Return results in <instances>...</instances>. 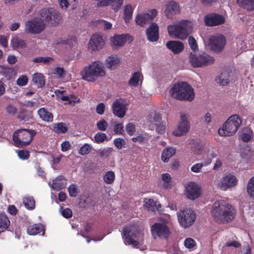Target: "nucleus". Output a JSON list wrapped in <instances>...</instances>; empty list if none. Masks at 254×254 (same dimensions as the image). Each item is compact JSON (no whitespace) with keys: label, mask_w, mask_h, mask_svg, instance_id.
<instances>
[{"label":"nucleus","mask_w":254,"mask_h":254,"mask_svg":"<svg viewBox=\"0 0 254 254\" xmlns=\"http://www.w3.org/2000/svg\"><path fill=\"white\" fill-rule=\"evenodd\" d=\"M68 192L71 197H76L78 194V190L76 186L74 184L70 185L68 188Z\"/></svg>","instance_id":"obj_48"},{"label":"nucleus","mask_w":254,"mask_h":254,"mask_svg":"<svg viewBox=\"0 0 254 254\" xmlns=\"http://www.w3.org/2000/svg\"><path fill=\"white\" fill-rule=\"evenodd\" d=\"M124 0H102L97 4L98 6H106L111 5L115 11L120 9L124 3Z\"/></svg>","instance_id":"obj_20"},{"label":"nucleus","mask_w":254,"mask_h":254,"mask_svg":"<svg viewBox=\"0 0 254 254\" xmlns=\"http://www.w3.org/2000/svg\"><path fill=\"white\" fill-rule=\"evenodd\" d=\"M187 197L191 200H194L200 194V189L198 186L194 182H190L186 187Z\"/></svg>","instance_id":"obj_16"},{"label":"nucleus","mask_w":254,"mask_h":254,"mask_svg":"<svg viewBox=\"0 0 254 254\" xmlns=\"http://www.w3.org/2000/svg\"><path fill=\"white\" fill-rule=\"evenodd\" d=\"M241 7L248 11L254 10V0H237Z\"/></svg>","instance_id":"obj_33"},{"label":"nucleus","mask_w":254,"mask_h":254,"mask_svg":"<svg viewBox=\"0 0 254 254\" xmlns=\"http://www.w3.org/2000/svg\"><path fill=\"white\" fill-rule=\"evenodd\" d=\"M171 92L173 97L179 100L191 101L194 98L193 89L186 82L174 84L171 88Z\"/></svg>","instance_id":"obj_3"},{"label":"nucleus","mask_w":254,"mask_h":254,"mask_svg":"<svg viewBox=\"0 0 254 254\" xmlns=\"http://www.w3.org/2000/svg\"><path fill=\"white\" fill-rule=\"evenodd\" d=\"M238 179L234 175L231 174L224 176L219 184V187L221 190H226L227 189L236 186Z\"/></svg>","instance_id":"obj_13"},{"label":"nucleus","mask_w":254,"mask_h":254,"mask_svg":"<svg viewBox=\"0 0 254 254\" xmlns=\"http://www.w3.org/2000/svg\"><path fill=\"white\" fill-rule=\"evenodd\" d=\"M145 204L146 207L151 210H154L157 209L156 202L152 199H145L144 200Z\"/></svg>","instance_id":"obj_49"},{"label":"nucleus","mask_w":254,"mask_h":254,"mask_svg":"<svg viewBox=\"0 0 254 254\" xmlns=\"http://www.w3.org/2000/svg\"><path fill=\"white\" fill-rule=\"evenodd\" d=\"M115 179V174L113 171H108L103 177L104 181L107 184H112Z\"/></svg>","instance_id":"obj_39"},{"label":"nucleus","mask_w":254,"mask_h":254,"mask_svg":"<svg viewBox=\"0 0 254 254\" xmlns=\"http://www.w3.org/2000/svg\"><path fill=\"white\" fill-rule=\"evenodd\" d=\"M92 147L88 143H85L78 150V153L81 155L88 154L92 150Z\"/></svg>","instance_id":"obj_41"},{"label":"nucleus","mask_w":254,"mask_h":254,"mask_svg":"<svg viewBox=\"0 0 254 254\" xmlns=\"http://www.w3.org/2000/svg\"><path fill=\"white\" fill-rule=\"evenodd\" d=\"M10 44L13 49L15 50L19 49H24L27 47L26 41L18 36H15L11 39Z\"/></svg>","instance_id":"obj_24"},{"label":"nucleus","mask_w":254,"mask_h":254,"mask_svg":"<svg viewBox=\"0 0 254 254\" xmlns=\"http://www.w3.org/2000/svg\"><path fill=\"white\" fill-rule=\"evenodd\" d=\"M127 133L130 136L132 135L135 131V126L132 123H129L126 127Z\"/></svg>","instance_id":"obj_52"},{"label":"nucleus","mask_w":254,"mask_h":254,"mask_svg":"<svg viewBox=\"0 0 254 254\" xmlns=\"http://www.w3.org/2000/svg\"><path fill=\"white\" fill-rule=\"evenodd\" d=\"M247 190L249 195L251 197L254 198V176L249 180Z\"/></svg>","instance_id":"obj_40"},{"label":"nucleus","mask_w":254,"mask_h":254,"mask_svg":"<svg viewBox=\"0 0 254 254\" xmlns=\"http://www.w3.org/2000/svg\"><path fill=\"white\" fill-rule=\"evenodd\" d=\"M146 36L150 42H156L159 39V27L155 23H152L146 30Z\"/></svg>","instance_id":"obj_18"},{"label":"nucleus","mask_w":254,"mask_h":254,"mask_svg":"<svg viewBox=\"0 0 254 254\" xmlns=\"http://www.w3.org/2000/svg\"><path fill=\"white\" fill-rule=\"evenodd\" d=\"M96 125L98 129L101 131L106 130L108 126V123L104 119H102L97 122Z\"/></svg>","instance_id":"obj_50"},{"label":"nucleus","mask_w":254,"mask_h":254,"mask_svg":"<svg viewBox=\"0 0 254 254\" xmlns=\"http://www.w3.org/2000/svg\"><path fill=\"white\" fill-rule=\"evenodd\" d=\"M225 19L222 15L212 13L206 15L204 18L205 24L207 26H215L224 23Z\"/></svg>","instance_id":"obj_12"},{"label":"nucleus","mask_w":254,"mask_h":254,"mask_svg":"<svg viewBox=\"0 0 254 254\" xmlns=\"http://www.w3.org/2000/svg\"><path fill=\"white\" fill-rule=\"evenodd\" d=\"M23 203L29 210H33L35 207V201L32 196H26L23 198Z\"/></svg>","instance_id":"obj_35"},{"label":"nucleus","mask_w":254,"mask_h":254,"mask_svg":"<svg viewBox=\"0 0 254 254\" xmlns=\"http://www.w3.org/2000/svg\"><path fill=\"white\" fill-rule=\"evenodd\" d=\"M53 60V59L49 57H39L35 58H34L32 60V61L35 63H44V64H48L50 61Z\"/></svg>","instance_id":"obj_45"},{"label":"nucleus","mask_w":254,"mask_h":254,"mask_svg":"<svg viewBox=\"0 0 254 254\" xmlns=\"http://www.w3.org/2000/svg\"><path fill=\"white\" fill-rule=\"evenodd\" d=\"M105 44L104 40L99 34L93 35L88 43V49L92 52L101 49Z\"/></svg>","instance_id":"obj_15"},{"label":"nucleus","mask_w":254,"mask_h":254,"mask_svg":"<svg viewBox=\"0 0 254 254\" xmlns=\"http://www.w3.org/2000/svg\"><path fill=\"white\" fill-rule=\"evenodd\" d=\"M229 73L227 71H224L216 78V81L220 85L225 86L229 83Z\"/></svg>","instance_id":"obj_32"},{"label":"nucleus","mask_w":254,"mask_h":254,"mask_svg":"<svg viewBox=\"0 0 254 254\" xmlns=\"http://www.w3.org/2000/svg\"><path fill=\"white\" fill-rule=\"evenodd\" d=\"M60 5L62 8H67L70 6L71 9H74L76 8L77 2L76 0H60Z\"/></svg>","instance_id":"obj_36"},{"label":"nucleus","mask_w":254,"mask_h":254,"mask_svg":"<svg viewBox=\"0 0 254 254\" xmlns=\"http://www.w3.org/2000/svg\"><path fill=\"white\" fill-rule=\"evenodd\" d=\"M40 118L43 121L51 123L53 121V115L45 108H41L37 111Z\"/></svg>","instance_id":"obj_26"},{"label":"nucleus","mask_w":254,"mask_h":254,"mask_svg":"<svg viewBox=\"0 0 254 254\" xmlns=\"http://www.w3.org/2000/svg\"><path fill=\"white\" fill-rule=\"evenodd\" d=\"M242 124V120L238 115L230 116L223 124V127L218 130L221 136H229L237 131Z\"/></svg>","instance_id":"obj_7"},{"label":"nucleus","mask_w":254,"mask_h":254,"mask_svg":"<svg viewBox=\"0 0 254 254\" xmlns=\"http://www.w3.org/2000/svg\"><path fill=\"white\" fill-rule=\"evenodd\" d=\"M131 140L135 142H138L140 143H143L147 141V138L143 134H139L136 137H132Z\"/></svg>","instance_id":"obj_53"},{"label":"nucleus","mask_w":254,"mask_h":254,"mask_svg":"<svg viewBox=\"0 0 254 254\" xmlns=\"http://www.w3.org/2000/svg\"><path fill=\"white\" fill-rule=\"evenodd\" d=\"M155 126L156 130L158 133H163L164 132L165 130V126L163 124V123H159Z\"/></svg>","instance_id":"obj_64"},{"label":"nucleus","mask_w":254,"mask_h":254,"mask_svg":"<svg viewBox=\"0 0 254 254\" xmlns=\"http://www.w3.org/2000/svg\"><path fill=\"white\" fill-rule=\"evenodd\" d=\"M54 131L58 133H65L67 130V127L65 123H59L53 125Z\"/></svg>","instance_id":"obj_37"},{"label":"nucleus","mask_w":254,"mask_h":254,"mask_svg":"<svg viewBox=\"0 0 254 254\" xmlns=\"http://www.w3.org/2000/svg\"><path fill=\"white\" fill-rule=\"evenodd\" d=\"M192 29L191 21L182 20L178 24L170 25L168 26L169 35L172 38L183 40L186 39Z\"/></svg>","instance_id":"obj_4"},{"label":"nucleus","mask_w":254,"mask_h":254,"mask_svg":"<svg viewBox=\"0 0 254 254\" xmlns=\"http://www.w3.org/2000/svg\"><path fill=\"white\" fill-rule=\"evenodd\" d=\"M127 35H116L111 39V45L113 49H117L123 47L127 41Z\"/></svg>","instance_id":"obj_22"},{"label":"nucleus","mask_w":254,"mask_h":254,"mask_svg":"<svg viewBox=\"0 0 254 254\" xmlns=\"http://www.w3.org/2000/svg\"><path fill=\"white\" fill-rule=\"evenodd\" d=\"M190 124L185 115L181 114V122L177 128L173 132V134L177 136L185 135L189 130Z\"/></svg>","instance_id":"obj_14"},{"label":"nucleus","mask_w":254,"mask_h":254,"mask_svg":"<svg viewBox=\"0 0 254 254\" xmlns=\"http://www.w3.org/2000/svg\"><path fill=\"white\" fill-rule=\"evenodd\" d=\"M162 180L166 183V185H164V186L166 188H169L171 187V184H170L171 181V177L169 174L165 173L162 175Z\"/></svg>","instance_id":"obj_51"},{"label":"nucleus","mask_w":254,"mask_h":254,"mask_svg":"<svg viewBox=\"0 0 254 254\" xmlns=\"http://www.w3.org/2000/svg\"><path fill=\"white\" fill-rule=\"evenodd\" d=\"M213 57L206 53L196 54L190 53L189 61L193 67H203L213 64L215 62Z\"/></svg>","instance_id":"obj_8"},{"label":"nucleus","mask_w":254,"mask_h":254,"mask_svg":"<svg viewBox=\"0 0 254 254\" xmlns=\"http://www.w3.org/2000/svg\"><path fill=\"white\" fill-rule=\"evenodd\" d=\"M141 74L139 72H134L128 81V84L130 86L136 87L138 84Z\"/></svg>","instance_id":"obj_38"},{"label":"nucleus","mask_w":254,"mask_h":254,"mask_svg":"<svg viewBox=\"0 0 254 254\" xmlns=\"http://www.w3.org/2000/svg\"><path fill=\"white\" fill-rule=\"evenodd\" d=\"M32 80L38 88H42L45 85V76L42 73H34Z\"/></svg>","instance_id":"obj_31"},{"label":"nucleus","mask_w":254,"mask_h":254,"mask_svg":"<svg viewBox=\"0 0 254 254\" xmlns=\"http://www.w3.org/2000/svg\"><path fill=\"white\" fill-rule=\"evenodd\" d=\"M105 74L104 66L99 61L93 62L85 67L81 73L82 78L90 82H94L97 78L103 77Z\"/></svg>","instance_id":"obj_5"},{"label":"nucleus","mask_w":254,"mask_h":254,"mask_svg":"<svg viewBox=\"0 0 254 254\" xmlns=\"http://www.w3.org/2000/svg\"><path fill=\"white\" fill-rule=\"evenodd\" d=\"M28 77L26 75H22L17 79L16 83L19 86H23L26 85L28 83Z\"/></svg>","instance_id":"obj_54"},{"label":"nucleus","mask_w":254,"mask_h":254,"mask_svg":"<svg viewBox=\"0 0 254 254\" xmlns=\"http://www.w3.org/2000/svg\"><path fill=\"white\" fill-rule=\"evenodd\" d=\"M176 152V150L173 147H167L163 150L162 155L161 159L164 162H168L169 159L174 156Z\"/></svg>","instance_id":"obj_29"},{"label":"nucleus","mask_w":254,"mask_h":254,"mask_svg":"<svg viewBox=\"0 0 254 254\" xmlns=\"http://www.w3.org/2000/svg\"><path fill=\"white\" fill-rule=\"evenodd\" d=\"M180 12V7L178 3L171 1L166 5L165 14L168 18H172L173 16Z\"/></svg>","instance_id":"obj_21"},{"label":"nucleus","mask_w":254,"mask_h":254,"mask_svg":"<svg viewBox=\"0 0 254 254\" xmlns=\"http://www.w3.org/2000/svg\"><path fill=\"white\" fill-rule=\"evenodd\" d=\"M36 134V131L33 129L21 128L16 130L12 135L14 145L22 147L30 144Z\"/></svg>","instance_id":"obj_6"},{"label":"nucleus","mask_w":254,"mask_h":254,"mask_svg":"<svg viewBox=\"0 0 254 254\" xmlns=\"http://www.w3.org/2000/svg\"><path fill=\"white\" fill-rule=\"evenodd\" d=\"M5 110L7 114L14 115L17 112V108L15 106L9 104L5 107Z\"/></svg>","instance_id":"obj_61"},{"label":"nucleus","mask_w":254,"mask_h":254,"mask_svg":"<svg viewBox=\"0 0 254 254\" xmlns=\"http://www.w3.org/2000/svg\"><path fill=\"white\" fill-rule=\"evenodd\" d=\"M150 20H151V17L149 13L139 14L135 18L136 24L142 27L144 26Z\"/></svg>","instance_id":"obj_28"},{"label":"nucleus","mask_w":254,"mask_h":254,"mask_svg":"<svg viewBox=\"0 0 254 254\" xmlns=\"http://www.w3.org/2000/svg\"><path fill=\"white\" fill-rule=\"evenodd\" d=\"M107 138V135L101 132H97L94 136L95 141L97 143L104 142Z\"/></svg>","instance_id":"obj_47"},{"label":"nucleus","mask_w":254,"mask_h":254,"mask_svg":"<svg viewBox=\"0 0 254 254\" xmlns=\"http://www.w3.org/2000/svg\"><path fill=\"white\" fill-rule=\"evenodd\" d=\"M70 148V145L68 141H64L61 144V150L63 152H65Z\"/></svg>","instance_id":"obj_63"},{"label":"nucleus","mask_w":254,"mask_h":254,"mask_svg":"<svg viewBox=\"0 0 254 254\" xmlns=\"http://www.w3.org/2000/svg\"><path fill=\"white\" fill-rule=\"evenodd\" d=\"M61 213L64 217L67 219L71 218L72 216V211L70 209L68 208L63 209Z\"/></svg>","instance_id":"obj_58"},{"label":"nucleus","mask_w":254,"mask_h":254,"mask_svg":"<svg viewBox=\"0 0 254 254\" xmlns=\"http://www.w3.org/2000/svg\"><path fill=\"white\" fill-rule=\"evenodd\" d=\"M184 245L187 248L193 250L196 246V242L192 238H187L185 240Z\"/></svg>","instance_id":"obj_46"},{"label":"nucleus","mask_w":254,"mask_h":254,"mask_svg":"<svg viewBox=\"0 0 254 254\" xmlns=\"http://www.w3.org/2000/svg\"><path fill=\"white\" fill-rule=\"evenodd\" d=\"M210 212L216 222L227 224L234 219L236 210L231 204L224 200H218L213 204Z\"/></svg>","instance_id":"obj_2"},{"label":"nucleus","mask_w":254,"mask_h":254,"mask_svg":"<svg viewBox=\"0 0 254 254\" xmlns=\"http://www.w3.org/2000/svg\"><path fill=\"white\" fill-rule=\"evenodd\" d=\"M204 166V163H199L193 165L190 168V170L194 173H198L200 170Z\"/></svg>","instance_id":"obj_59"},{"label":"nucleus","mask_w":254,"mask_h":254,"mask_svg":"<svg viewBox=\"0 0 254 254\" xmlns=\"http://www.w3.org/2000/svg\"><path fill=\"white\" fill-rule=\"evenodd\" d=\"M18 156L21 159L27 160L30 156L29 152L25 150H19L18 151Z\"/></svg>","instance_id":"obj_56"},{"label":"nucleus","mask_w":254,"mask_h":254,"mask_svg":"<svg viewBox=\"0 0 254 254\" xmlns=\"http://www.w3.org/2000/svg\"><path fill=\"white\" fill-rule=\"evenodd\" d=\"M40 15L43 19L35 17L26 21L24 28L26 33L39 34L45 29L46 24L44 20L51 25L56 26L60 23L62 19L60 13L53 8H43L40 12Z\"/></svg>","instance_id":"obj_1"},{"label":"nucleus","mask_w":254,"mask_h":254,"mask_svg":"<svg viewBox=\"0 0 254 254\" xmlns=\"http://www.w3.org/2000/svg\"><path fill=\"white\" fill-rule=\"evenodd\" d=\"M151 231L153 236L155 235L161 239H167L170 230L166 223H155L151 227Z\"/></svg>","instance_id":"obj_11"},{"label":"nucleus","mask_w":254,"mask_h":254,"mask_svg":"<svg viewBox=\"0 0 254 254\" xmlns=\"http://www.w3.org/2000/svg\"><path fill=\"white\" fill-rule=\"evenodd\" d=\"M132 231V226H129L128 227H125L123 228V233H122V237L123 239H125V243L128 245H132L134 247L138 246L139 243L138 241L134 240L131 238V236H133V234H131V235L130 233Z\"/></svg>","instance_id":"obj_19"},{"label":"nucleus","mask_w":254,"mask_h":254,"mask_svg":"<svg viewBox=\"0 0 254 254\" xmlns=\"http://www.w3.org/2000/svg\"><path fill=\"white\" fill-rule=\"evenodd\" d=\"M114 144L118 149L120 150L125 146L126 142L123 138L118 137L114 140Z\"/></svg>","instance_id":"obj_44"},{"label":"nucleus","mask_w":254,"mask_h":254,"mask_svg":"<svg viewBox=\"0 0 254 254\" xmlns=\"http://www.w3.org/2000/svg\"><path fill=\"white\" fill-rule=\"evenodd\" d=\"M114 114L119 117L123 118L126 113V106L121 99L116 100L112 105Z\"/></svg>","instance_id":"obj_17"},{"label":"nucleus","mask_w":254,"mask_h":254,"mask_svg":"<svg viewBox=\"0 0 254 254\" xmlns=\"http://www.w3.org/2000/svg\"><path fill=\"white\" fill-rule=\"evenodd\" d=\"M166 47L171 50L175 54L182 52L184 46L182 42L180 41H170L167 42Z\"/></svg>","instance_id":"obj_23"},{"label":"nucleus","mask_w":254,"mask_h":254,"mask_svg":"<svg viewBox=\"0 0 254 254\" xmlns=\"http://www.w3.org/2000/svg\"><path fill=\"white\" fill-rule=\"evenodd\" d=\"M226 44L225 37L222 34L211 36L209 39L210 49L215 52H221Z\"/></svg>","instance_id":"obj_10"},{"label":"nucleus","mask_w":254,"mask_h":254,"mask_svg":"<svg viewBox=\"0 0 254 254\" xmlns=\"http://www.w3.org/2000/svg\"><path fill=\"white\" fill-rule=\"evenodd\" d=\"M188 42L191 49L194 51L197 49V45L195 39L192 36H190L188 38Z\"/></svg>","instance_id":"obj_57"},{"label":"nucleus","mask_w":254,"mask_h":254,"mask_svg":"<svg viewBox=\"0 0 254 254\" xmlns=\"http://www.w3.org/2000/svg\"><path fill=\"white\" fill-rule=\"evenodd\" d=\"M114 132L116 134L120 135L124 131V126L123 123H117L114 126Z\"/></svg>","instance_id":"obj_55"},{"label":"nucleus","mask_w":254,"mask_h":254,"mask_svg":"<svg viewBox=\"0 0 254 254\" xmlns=\"http://www.w3.org/2000/svg\"><path fill=\"white\" fill-rule=\"evenodd\" d=\"M10 224V220L4 212L0 213V233L7 230Z\"/></svg>","instance_id":"obj_27"},{"label":"nucleus","mask_w":254,"mask_h":254,"mask_svg":"<svg viewBox=\"0 0 254 254\" xmlns=\"http://www.w3.org/2000/svg\"><path fill=\"white\" fill-rule=\"evenodd\" d=\"M65 71L63 67H57L55 69L54 74H57L60 77L64 76Z\"/></svg>","instance_id":"obj_62"},{"label":"nucleus","mask_w":254,"mask_h":254,"mask_svg":"<svg viewBox=\"0 0 254 254\" xmlns=\"http://www.w3.org/2000/svg\"><path fill=\"white\" fill-rule=\"evenodd\" d=\"M178 221L183 227L189 228L194 222L196 214L194 211L190 209H185L177 213Z\"/></svg>","instance_id":"obj_9"},{"label":"nucleus","mask_w":254,"mask_h":254,"mask_svg":"<svg viewBox=\"0 0 254 254\" xmlns=\"http://www.w3.org/2000/svg\"><path fill=\"white\" fill-rule=\"evenodd\" d=\"M66 184L63 182H61V180L59 177H57L53 182V189L58 190L64 188Z\"/></svg>","instance_id":"obj_42"},{"label":"nucleus","mask_w":254,"mask_h":254,"mask_svg":"<svg viewBox=\"0 0 254 254\" xmlns=\"http://www.w3.org/2000/svg\"><path fill=\"white\" fill-rule=\"evenodd\" d=\"M105 110V106L104 103H100L98 104L96 108V112L99 115H103Z\"/></svg>","instance_id":"obj_60"},{"label":"nucleus","mask_w":254,"mask_h":254,"mask_svg":"<svg viewBox=\"0 0 254 254\" xmlns=\"http://www.w3.org/2000/svg\"><path fill=\"white\" fill-rule=\"evenodd\" d=\"M120 62V59L117 56H111L106 60L105 64L107 68L112 69H114Z\"/></svg>","instance_id":"obj_30"},{"label":"nucleus","mask_w":254,"mask_h":254,"mask_svg":"<svg viewBox=\"0 0 254 254\" xmlns=\"http://www.w3.org/2000/svg\"><path fill=\"white\" fill-rule=\"evenodd\" d=\"M27 232L29 235H35L42 232V235H44L45 231L44 226L41 224H35L30 225L27 228Z\"/></svg>","instance_id":"obj_25"},{"label":"nucleus","mask_w":254,"mask_h":254,"mask_svg":"<svg viewBox=\"0 0 254 254\" xmlns=\"http://www.w3.org/2000/svg\"><path fill=\"white\" fill-rule=\"evenodd\" d=\"M133 8L131 5H127L125 6L124 11V19L126 23H129L132 18L133 14Z\"/></svg>","instance_id":"obj_34"},{"label":"nucleus","mask_w":254,"mask_h":254,"mask_svg":"<svg viewBox=\"0 0 254 254\" xmlns=\"http://www.w3.org/2000/svg\"><path fill=\"white\" fill-rule=\"evenodd\" d=\"M191 144V151L195 154H198L201 151L202 148L200 143L197 141H192Z\"/></svg>","instance_id":"obj_43"}]
</instances>
